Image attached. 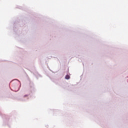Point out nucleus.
Returning a JSON list of instances; mask_svg holds the SVG:
<instances>
[{
  "mask_svg": "<svg viewBox=\"0 0 128 128\" xmlns=\"http://www.w3.org/2000/svg\"><path fill=\"white\" fill-rule=\"evenodd\" d=\"M70 76H68V75H66V77H65V78H66V80H70Z\"/></svg>",
  "mask_w": 128,
  "mask_h": 128,
  "instance_id": "obj_1",
  "label": "nucleus"
},
{
  "mask_svg": "<svg viewBox=\"0 0 128 128\" xmlns=\"http://www.w3.org/2000/svg\"><path fill=\"white\" fill-rule=\"evenodd\" d=\"M28 95L26 94V95H24L23 97H24V98H28Z\"/></svg>",
  "mask_w": 128,
  "mask_h": 128,
  "instance_id": "obj_2",
  "label": "nucleus"
}]
</instances>
